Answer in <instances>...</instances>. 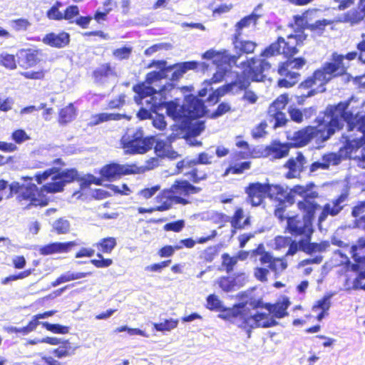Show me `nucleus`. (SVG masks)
Segmentation results:
<instances>
[{
    "label": "nucleus",
    "mask_w": 365,
    "mask_h": 365,
    "mask_svg": "<svg viewBox=\"0 0 365 365\" xmlns=\"http://www.w3.org/2000/svg\"><path fill=\"white\" fill-rule=\"evenodd\" d=\"M307 35L304 32L299 34H290L287 40L279 36L277 40L263 51L262 55L266 57L277 56L283 54L287 60L280 62L277 67V73L280 76L277 80V86L279 88H289L294 86L299 81L301 74L294 71L302 69L306 64V59L302 57L293 58L298 52V47L304 44Z\"/></svg>",
    "instance_id": "obj_1"
},
{
    "label": "nucleus",
    "mask_w": 365,
    "mask_h": 365,
    "mask_svg": "<svg viewBox=\"0 0 365 365\" xmlns=\"http://www.w3.org/2000/svg\"><path fill=\"white\" fill-rule=\"evenodd\" d=\"M52 163L58 165L59 168L53 167L34 175L38 184H41L43 181L52 175L51 182L44 184L40 188L29 182L26 186L24 185V200H26L30 202L29 205L41 207L47 205L48 200L45 193L61 192L67 184L78 179V173L75 168L61 170L60 168L65 165L64 162L61 158L53 160Z\"/></svg>",
    "instance_id": "obj_2"
},
{
    "label": "nucleus",
    "mask_w": 365,
    "mask_h": 365,
    "mask_svg": "<svg viewBox=\"0 0 365 365\" xmlns=\"http://www.w3.org/2000/svg\"><path fill=\"white\" fill-rule=\"evenodd\" d=\"M357 57L362 60V53L358 54L356 51H350L345 55L332 53L329 61L324 63L299 84L298 88L306 91L300 98L304 100L324 92L325 86L331 80L346 74L350 65L345 61H351Z\"/></svg>",
    "instance_id": "obj_3"
},
{
    "label": "nucleus",
    "mask_w": 365,
    "mask_h": 365,
    "mask_svg": "<svg viewBox=\"0 0 365 365\" xmlns=\"http://www.w3.org/2000/svg\"><path fill=\"white\" fill-rule=\"evenodd\" d=\"M346 104L343 103L330 106L327 109L325 115L329 118V120H331L333 118L337 119L340 128L336 130V132L343 128V121L344 120L347 123L349 131L356 130L361 133L362 135L359 138L346 140L343 147L339 150L341 155L350 158L353 153H356L363 145H365V115H354L351 112L346 110Z\"/></svg>",
    "instance_id": "obj_4"
},
{
    "label": "nucleus",
    "mask_w": 365,
    "mask_h": 365,
    "mask_svg": "<svg viewBox=\"0 0 365 365\" xmlns=\"http://www.w3.org/2000/svg\"><path fill=\"white\" fill-rule=\"evenodd\" d=\"M225 311V314L222 315V317L233 320L240 328L247 333L248 337L250 336L252 330L255 328H270L278 324L269 312L252 313L245 303L237 304L232 309H227Z\"/></svg>",
    "instance_id": "obj_5"
},
{
    "label": "nucleus",
    "mask_w": 365,
    "mask_h": 365,
    "mask_svg": "<svg viewBox=\"0 0 365 365\" xmlns=\"http://www.w3.org/2000/svg\"><path fill=\"white\" fill-rule=\"evenodd\" d=\"M316 125H307L295 131L289 138L292 148H300L307 145L312 140L322 143L329 140L336 130L340 128L337 119L326 121L324 118L315 119Z\"/></svg>",
    "instance_id": "obj_6"
},
{
    "label": "nucleus",
    "mask_w": 365,
    "mask_h": 365,
    "mask_svg": "<svg viewBox=\"0 0 365 365\" xmlns=\"http://www.w3.org/2000/svg\"><path fill=\"white\" fill-rule=\"evenodd\" d=\"M154 143L155 137L145 136L140 127L126 128L120 139V148L126 155L145 154L153 148Z\"/></svg>",
    "instance_id": "obj_7"
},
{
    "label": "nucleus",
    "mask_w": 365,
    "mask_h": 365,
    "mask_svg": "<svg viewBox=\"0 0 365 365\" xmlns=\"http://www.w3.org/2000/svg\"><path fill=\"white\" fill-rule=\"evenodd\" d=\"M260 58L252 57L241 63L242 73L250 81L262 82L265 78L264 72L271 68V63L267 61L269 57L259 54Z\"/></svg>",
    "instance_id": "obj_8"
},
{
    "label": "nucleus",
    "mask_w": 365,
    "mask_h": 365,
    "mask_svg": "<svg viewBox=\"0 0 365 365\" xmlns=\"http://www.w3.org/2000/svg\"><path fill=\"white\" fill-rule=\"evenodd\" d=\"M302 185H295L289 189L287 186L280 184L267 183V197L275 202H287L292 205L297 195H302L305 192Z\"/></svg>",
    "instance_id": "obj_9"
},
{
    "label": "nucleus",
    "mask_w": 365,
    "mask_h": 365,
    "mask_svg": "<svg viewBox=\"0 0 365 365\" xmlns=\"http://www.w3.org/2000/svg\"><path fill=\"white\" fill-rule=\"evenodd\" d=\"M256 252L260 255L259 262L262 264H267L269 269L264 267H255L254 269L255 277L260 282H266L267 280V275L269 274V269L274 272L276 274H278L283 272L287 267L286 260L284 258L274 257L272 255L267 251Z\"/></svg>",
    "instance_id": "obj_10"
},
{
    "label": "nucleus",
    "mask_w": 365,
    "mask_h": 365,
    "mask_svg": "<svg viewBox=\"0 0 365 365\" xmlns=\"http://www.w3.org/2000/svg\"><path fill=\"white\" fill-rule=\"evenodd\" d=\"M314 186L313 182L303 185L306 190L302 195H299L302 199L297 202V209L302 213L303 220H307L312 223L315 213L320 207L315 201L319 197V193L317 191H311Z\"/></svg>",
    "instance_id": "obj_11"
},
{
    "label": "nucleus",
    "mask_w": 365,
    "mask_h": 365,
    "mask_svg": "<svg viewBox=\"0 0 365 365\" xmlns=\"http://www.w3.org/2000/svg\"><path fill=\"white\" fill-rule=\"evenodd\" d=\"M174 197L175 205H186L190 203V197L198 194L202 187L190 183L185 179H177L169 187Z\"/></svg>",
    "instance_id": "obj_12"
},
{
    "label": "nucleus",
    "mask_w": 365,
    "mask_h": 365,
    "mask_svg": "<svg viewBox=\"0 0 365 365\" xmlns=\"http://www.w3.org/2000/svg\"><path fill=\"white\" fill-rule=\"evenodd\" d=\"M312 224L307 220H303V217L301 219L298 215L289 216L287 219L284 232L294 238H299V240L308 239L309 235H313L314 232Z\"/></svg>",
    "instance_id": "obj_13"
},
{
    "label": "nucleus",
    "mask_w": 365,
    "mask_h": 365,
    "mask_svg": "<svg viewBox=\"0 0 365 365\" xmlns=\"http://www.w3.org/2000/svg\"><path fill=\"white\" fill-rule=\"evenodd\" d=\"M250 86V81L247 79V76H244L242 73H237L234 81L230 83H226L217 88L208 98V100L212 101L215 98V102L217 103L220 97L224 96L227 93H232L233 95L246 91Z\"/></svg>",
    "instance_id": "obj_14"
},
{
    "label": "nucleus",
    "mask_w": 365,
    "mask_h": 365,
    "mask_svg": "<svg viewBox=\"0 0 365 365\" xmlns=\"http://www.w3.org/2000/svg\"><path fill=\"white\" fill-rule=\"evenodd\" d=\"M190 163L191 160L187 158L178 161L176 164L178 173H182L187 178L186 180L194 185L206 180L209 177V173L200 166L194 165Z\"/></svg>",
    "instance_id": "obj_15"
},
{
    "label": "nucleus",
    "mask_w": 365,
    "mask_h": 365,
    "mask_svg": "<svg viewBox=\"0 0 365 365\" xmlns=\"http://www.w3.org/2000/svg\"><path fill=\"white\" fill-rule=\"evenodd\" d=\"M139 173V168L135 165H120L110 163L103 165L100 171V175L103 180L114 181L123 175Z\"/></svg>",
    "instance_id": "obj_16"
},
{
    "label": "nucleus",
    "mask_w": 365,
    "mask_h": 365,
    "mask_svg": "<svg viewBox=\"0 0 365 365\" xmlns=\"http://www.w3.org/2000/svg\"><path fill=\"white\" fill-rule=\"evenodd\" d=\"M155 207L145 208L140 207L138 208V212L140 214L152 213L155 211L164 212L170 210L175 202L170 188L163 189L155 197Z\"/></svg>",
    "instance_id": "obj_17"
},
{
    "label": "nucleus",
    "mask_w": 365,
    "mask_h": 365,
    "mask_svg": "<svg viewBox=\"0 0 365 365\" xmlns=\"http://www.w3.org/2000/svg\"><path fill=\"white\" fill-rule=\"evenodd\" d=\"M246 200L252 207L259 206L267 197V183L250 182L245 187Z\"/></svg>",
    "instance_id": "obj_18"
},
{
    "label": "nucleus",
    "mask_w": 365,
    "mask_h": 365,
    "mask_svg": "<svg viewBox=\"0 0 365 365\" xmlns=\"http://www.w3.org/2000/svg\"><path fill=\"white\" fill-rule=\"evenodd\" d=\"M288 171L285 174L287 179L299 178L302 173L307 168V160L302 152H297L295 157L289 158L284 164Z\"/></svg>",
    "instance_id": "obj_19"
},
{
    "label": "nucleus",
    "mask_w": 365,
    "mask_h": 365,
    "mask_svg": "<svg viewBox=\"0 0 365 365\" xmlns=\"http://www.w3.org/2000/svg\"><path fill=\"white\" fill-rule=\"evenodd\" d=\"M349 195V189H345L339 195L331 201V203H326L323 206L322 210L319 215V222H324L328 216L334 217L339 214L344 208V205H341V204L348 200Z\"/></svg>",
    "instance_id": "obj_20"
},
{
    "label": "nucleus",
    "mask_w": 365,
    "mask_h": 365,
    "mask_svg": "<svg viewBox=\"0 0 365 365\" xmlns=\"http://www.w3.org/2000/svg\"><path fill=\"white\" fill-rule=\"evenodd\" d=\"M245 158V153L242 151H237L232 153L230 158V165L226 168L224 175H241L246 170L251 168L250 161H243L238 163L239 160Z\"/></svg>",
    "instance_id": "obj_21"
},
{
    "label": "nucleus",
    "mask_w": 365,
    "mask_h": 365,
    "mask_svg": "<svg viewBox=\"0 0 365 365\" xmlns=\"http://www.w3.org/2000/svg\"><path fill=\"white\" fill-rule=\"evenodd\" d=\"M341 155L335 153H327L322 155L320 160L313 162L309 166V174L318 170H328L330 165H337L341 163Z\"/></svg>",
    "instance_id": "obj_22"
},
{
    "label": "nucleus",
    "mask_w": 365,
    "mask_h": 365,
    "mask_svg": "<svg viewBox=\"0 0 365 365\" xmlns=\"http://www.w3.org/2000/svg\"><path fill=\"white\" fill-rule=\"evenodd\" d=\"M42 41L51 47L62 48L69 44L70 34L66 31H61L58 34L51 32L43 36Z\"/></svg>",
    "instance_id": "obj_23"
},
{
    "label": "nucleus",
    "mask_w": 365,
    "mask_h": 365,
    "mask_svg": "<svg viewBox=\"0 0 365 365\" xmlns=\"http://www.w3.org/2000/svg\"><path fill=\"white\" fill-rule=\"evenodd\" d=\"M289 143H280L279 141H273L264 149L265 155L271 159H281L289 155L290 148Z\"/></svg>",
    "instance_id": "obj_24"
},
{
    "label": "nucleus",
    "mask_w": 365,
    "mask_h": 365,
    "mask_svg": "<svg viewBox=\"0 0 365 365\" xmlns=\"http://www.w3.org/2000/svg\"><path fill=\"white\" fill-rule=\"evenodd\" d=\"M75 241L66 242H52L42 246L39 251L43 255H50L56 253H67L76 246Z\"/></svg>",
    "instance_id": "obj_25"
},
{
    "label": "nucleus",
    "mask_w": 365,
    "mask_h": 365,
    "mask_svg": "<svg viewBox=\"0 0 365 365\" xmlns=\"http://www.w3.org/2000/svg\"><path fill=\"white\" fill-rule=\"evenodd\" d=\"M291 302L287 297H283L282 299L274 303H268L267 311L273 316V319H282L288 316L287 309Z\"/></svg>",
    "instance_id": "obj_26"
},
{
    "label": "nucleus",
    "mask_w": 365,
    "mask_h": 365,
    "mask_svg": "<svg viewBox=\"0 0 365 365\" xmlns=\"http://www.w3.org/2000/svg\"><path fill=\"white\" fill-rule=\"evenodd\" d=\"M230 225L234 230H241L251 225V217L245 215L242 207H237L233 215L229 219Z\"/></svg>",
    "instance_id": "obj_27"
},
{
    "label": "nucleus",
    "mask_w": 365,
    "mask_h": 365,
    "mask_svg": "<svg viewBox=\"0 0 365 365\" xmlns=\"http://www.w3.org/2000/svg\"><path fill=\"white\" fill-rule=\"evenodd\" d=\"M186 107L190 117L192 118H201L206 113L204 101L196 96L189 97Z\"/></svg>",
    "instance_id": "obj_28"
},
{
    "label": "nucleus",
    "mask_w": 365,
    "mask_h": 365,
    "mask_svg": "<svg viewBox=\"0 0 365 365\" xmlns=\"http://www.w3.org/2000/svg\"><path fill=\"white\" fill-rule=\"evenodd\" d=\"M365 18V0H359L357 8L346 11L343 16V21L351 25L357 24Z\"/></svg>",
    "instance_id": "obj_29"
},
{
    "label": "nucleus",
    "mask_w": 365,
    "mask_h": 365,
    "mask_svg": "<svg viewBox=\"0 0 365 365\" xmlns=\"http://www.w3.org/2000/svg\"><path fill=\"white\" fill-rule=\"evenodd\" d=\"M312 235H309L308 239L304 238L299 240V248L307 254H312L314 252H322L329 246V243L327 241H323L319 243L311 242Z\"/></svg>",
    "instance_id": "obj_30"
},
{
    "label": "nucleus",
    "mask_w": 365,
    "mask_h": 365,
    "mask_svg": "<svg viewBox=\"0 0 365 365\" xmlns=\"http://www.w3.org/2000/svg\"><path fill=\"white\" fill-rule=\"evenodd\" d=\"M77 108L74 103H70L61 108L58 111V121L60 125H67L76 119Z\"/></svg>",
    "instance_id": "obj_31"
},
{
    "label": "nucleus",
    "mask_w": 365,
    "mask_h": 365,
    "mask_svg": "<svg viewBox=\"0 0 365 365\" xmlns=\"http://www.w3.org/2000/svg\"><path fill=\"white\" fill-rule=\"evenodd\" d=\"M332 21L323 19L317 20L312 24H305L304 29H308L312 33V36H322L326 31L327 26L331 25Z\"/></svg>",
    "instance_id": "obj_32"
},
{
    "label": "nucleus",
    "mask_w": 365,
    "mask_h": 365,
    "mask_svg": "<svg viewBox=\"0 0 365 365\" xmlns=\"http://www.w3.org/2000/svg\"><path fill=\"white\" fill-rule=\"evenodd\" d=\"M115 74V68L110 63H104L101 64L98 68L92 72V77L97 82L108 78Z\"/></svg>",
    "instance_id": "obj_33"
},
{
    "label": "nucleus",
    "mask_w": 365,
    "mask_h": 365,
    "mask_svg": "<svg viewBox=\"0 0 365 365\" xmlns=\"http://www.w3.org/2000/svg\"><path fill=\"white\" fill-rule=\"evenodd\" d=\"M74 352L75 348L72 346L68 339L62 341L60 346L52 351V354L57 359L71 356Z\"/></svg>",
    "instance_id": "obj_34"
},
{
    "label": "nucleus",
    "mask_w": 365,
    "mask_h": 365,
    "mask_svg": "<svg viewBox=\"0 0 365 365\" xmlns=\"http://www.w3.org/2000/svg\"><path fill=\"white\" fill-rule=\"evenodd\" d=\"M124 117V115L120 113H100L94 114L91 116V121L90 125L94 126L101 124L104 122L111 120H120Z\"/></svg>",
    "instance_id": "obj_35"
},
{
    "label": "nucleus",
    "mask_w": 365,
    "mask_h": 365,
    "mask_svg": "<svg viewBox=\"0 0 365 365\" xmlns=\"http://www.w3.org/2000/svg\"><path fill=\"white\" fill-rule=\"evenodd\" d=\"M239 36H234L232 43L235 48L238 49L242 53H252L257 47V43L252 41L239 40Z\"/></svg>",
    "instance_id": "obj_36"
},
{
    "label": "nucleus",
    "mask_w": 365,
    "mask_h": 365,
    "mask_svg": "<svg viewBox=\"0 0 365 365\" xmlns=\"http://www.w3.org/2000/svg\"><path fill=\"white\" fill-rule=\"evenodd\" d=\"M44 56L42 49L29 48L26 50L25 60L29 66H35L38 64Z\"/></svg>",
    "instance_id": "obj_37"
},
{
    "label": "nucleus",
    "mask_w": 365,
    "mask_h": 365,
    "mask_svg": "<svg viewBox=\"0 0 365 365\" xmlns=\"http://www.w3.org/2000/svg\"><path fill=\"white\" fill-rule=\"evenodd\" d=\"M91 274V272H67L61 275H60L58 277H57L55 281L52 282L53 286H57L61 283L79 279L83 277H86L87 276H89Z\"/></svg>",
    "instance_id": "obj_38"
},
{
    "label": "nucleus",
    "mask_w": 365,
    "mask_h": 365,
    "mask_svg": "<svg viewBox=\"0 0 365 365\" xmlns=\"http://www.w3.org/2000/svg\"><path fill=\"white\" fill-rule=\"evenodd\" d=\"M117 245L116 239L108 237L101 239L95 245L101 253L110 254Z\"/></svg>",
    "instance_id": "obj_39"
},
{
    "label": "nucleus",
    "mask_w": 365,
    "mask_h": 365,
    "mask_svg": "<svg viewBox=\"0 0 365 365\" xmlns=\"http://www.w3.org/2000/svg\"><path fill=\"white\" fill-rule=\"evenodd\" d=\"M258 18L259 16L257 14L252 13L241 19L235 25L236 34L235 36H240L242 34L241 31L244 28L250 26L252 23L256 24Z\"/></svg>",
    "instance_id": "obj_40"
},
{
    "label": "nucleus",
    "mask_w": 365,
    "mask_h": 365,
    "mask_svg": "<svg viewBox=\"0 0 365 365\" xmlns=\"http://www.w3.org/2000/svg\"><path fill=\"white\" fill-rule=\"evenodd\" d=\"M317 11V9H309L303 12L301 15H295L293 16L294 22L298 26L304 29V25L309 24L308 21L313 19V16Z\"/></svg>",
    "instance_id": "obj_41"
},
{
    "label": "nucleus",
    "mask_w": 365,
    "mask_h": 365,
    "mask_svg": "<svg viewBox=\"0 0 365 365\" xmlns=\"http://www.w3.org/2000/svg\"><path fill=\"white\" fill-rule=\"evenodd\" d=\"M162 106L166 108V114L173 120H178L180 118V105L178 103L170 101L162 103Z\"/></svg>",
    "instance_id": "obj_42"
},
{
    "label": "nucleus",
    "mask_w": 365,
    "mask_h": 365,
    "mask_svg": "<svg viewBox=\"0 0 365 365\" xmlns=\"http://www.w3.org/2000/svg\"><path fill=\"white\" fill-rule=\"evenodd\" d=\"M219 250L216 246H209L200 254V259L202 262H212L218 255Z\"/></svg>",
    "instance_id": "obj_43"
},
{
    "label": "nucleus",
    "mask_w": 365,
    "mask_h": 365,
    "mask_svg": "<svg viewBox=\"0 0 365 365\" xmlns=\"http://www.w3.org/2000/svg\"><path fill=\"white\" fill-rule=\"evenodd\" d=\"M221 266L227 273H230L234 270L235 266L237 264V258L235 256H230L229 253H223L222 255Z\"/></svg>",
    "instance_id": "obj_44"
},
{
    "label": "nucleus",
    "mask_w": 365,
    "mask_h": 365,
    "mask_svg": "<svg viewBox=\"0 0 365 365\" xmlns=\"http://www.w3.org/2000/svg\"><path fill=\"white\" fill-rule=\"evenodd\" d=\"M63 6L62 2L56 1L52 6L46 11V16L50 20L62 21L63 13L60 11V8Z\"/></svg>",
    "instance_id": "obj_45"
},
{
    "label": "nucleus",
    "mask_w": 365,
    "mask_h": 365,
    "mask_svg": "<svg viewBox=\"0 0 365 365\" xmlns=\"http://www.w3.org/2000/svg\"><path fill=\"white\" fill-rule=\"evenodd\" d=\"M42 327L47 331L53 334H66L69 332L70 328L59 324H51L48 322H41Z\"/></svg>",
    "instance_id": "obj_46"
},
{
    "label": "nucleus",
    "mask_w": 365,
    "mask_h": 365,
    "mask_svg": "<svg viewBox=\"0 0 365 365\" xmlns=\"http://www.w3.org/2000/svg\"><path fill=\"white\" fill-rule=\"evenodd\" d=\"M268 115L272 120H274V127H282L286 125L287 119L283 110H268Z\"/></svg>",
    "instance_id": "obj_47"
},
{
    "label": "nucleus",
    "mask_w": 365,
    "mask_h": 365,
    "mask_svg": "<svg viewBox=\"0 0 365 365\" xmlns=\"http://www.w3.org/2000/svg\"><path fill=\"white\" fill-rule=\"evenodd\" d=\"M178 322L179 321L177 319H169L162 322L155 323L153 327L155 330L159 331H170L176 328L178 325Z\"/></svg>",
    "instance_id": "obj_48"
},
{
    "label": "nucleus",
    "mask_w": 365,
    "mask_h": 365,
    "mask_svg": "<svg viewBox=\"0 0 365 365\" xmlns=\"http://www.w3.org/2000/svg\"><path fill=\"white\" fill-rule=\"evenodd\" d=\"M289 101L287 93L279 95L269 106L268 110H283Z\"/></svg>",
    "instance_id": "obj_49"
},
{
    "label": "nucleus",
    "mask_w": 365,
    "mask_h": 365,
    "mask_svg": "<svg viewBox=\"0 0 365 365\" xmlns=\"http://www.w3.org/2000/svg\"><path fill=\"white\" fill-rule=\"evenodd\" d=\"M79 13V8L77 5H69L63 12V20H66L69 23H73Z\"/></svg>",
    "instance_id": "obj_50"
},
{
    "label": "nucleus",
    "mask_w": 365,
    "mask_h": 365,
    "mask_svg": "<svg viewBox=\"0 0 365 365\" xmlns=\"http://www.w3.org/2000/svg\"><path fill=\"white\" fill-rule=\"evenodd\" d=\"M133 90L138 94L141 99L148 96H151L156 93L155 88L151 86H147L143 83L134 86Z\"/></svg>",
    "instance_id": "obj_51"
},
{
    "label": "nucleus",
    "mask_w": 365,
    "mask_h": 365,
    "mask_svg": "<svg viewBox=\"0 0 365 365\" xmlns=\"http://www.w3.org/2000/svg\"><path fill=\"white\" fill-rule=\"evenodd\" d=\"M240 55L241 54L231 55L226 50L222 51V55L220 57V66L228 65L229 66L232 67V66L237 65Z\"/></svg>",
    "instance_id": "obj_52"
},
{
    "label": "nucleus",
    "mask_w": 365,
    "mask_h": 365,
    "mask_svg": "<svg viewBox=\"0 0 365 365\" xmlns=\"http://www.w3.org/2000/svg\"><path fill=\"white\" fill-rule=\"evenodd\" d=\"M206 308L210 311H219L222 308V302L218 297L214 294H211L207 297Z\"/></svg>",
    "instance_id": "obj_53"
},
{
    "label": "nucleus",
    "mask_w": 365,
    "mask_h": 365,
    "mask_svg": "<svg viewBox=\"0 0 365 365\" xmlns=\"http://www.w3.org/2000/svg\"><path fill=\"white\" fill-rule=\"evenodd\" d=\"M219 287L225 292H231L234 289L236 285L235 281L230 277H221L217 280Z\"/></svg>",
    "instance_id": "obj_54"
},
{
    "label": "nucleus",
    "mask_w": 365,
    "mask_h": 365,
    "mask_svg": "<svg viewBox=\"0 0 365 365\" xmlns=\"http://www.w3.org/2000/svg\"><path fill=\"white\" fill-rule=\"evenodd\" d=\"M285 203L286 202H277L274 209V215L278 219L279 222H282L284 220L287 221V219L289 217L286 215L287 205Z\"/></svg>",
    "instance_id": "obj_55"
},
{
    "label": "nucleus",
    "mask_w": 365,
    "mask_h": 365,
    "mask_svg": "<svg viewBox=\"0 0 365 365\" xmlns=\"http://www.w3.org/2000/svg\"><path fill=\"white\" fill-rule=\"evenodd\" d=\"M212 156L205 152L200 153L195 159H189L191 164L194 165H210L212 164Z\"/></svg>",
    "instance_id": "obj_56"
},
{
    "label": "nucleus",
    "mask_w": 365,
    "mask_h": 365,
    "mask_svg": "<svg viewBox=\"0 0 365 365\" xmlns=\"http://www.w3.org/2000/svg\"><path fill=\"white\" fill-rule=\"evenodd\" d=\"M79 178L77 180H78ZM81 180V186L83 187H86L90 186L91 184H94L96 185H101L103 180L101 176L100 178H96L91 174H88L86 178H80Z\"/></svg>",
    "instance_id": "obj_57"
},
{
    "label": "nucleus",
    "mask_w": 365,
    "mask_h": 365,
    "mask_svg": "<svg viewBox=\"0 0 365 365\" xmlns=\"http://www.w3.org/2000/svg\"><path fill=\"white\" fill-rule=\"evenodd\" d=\"M168 148H171L170 144H168L163 140H159L155 142L154 151L158 158H165L166 155L165 152Z\"/></svg>",
    "instance_id": "obj_58"
},
{
    "label": "nucleus",
    "mask_w": 365,
    "mask_h": 365,
    "mask_svg": "<svg viewBox=\"0 0 365 365\" xmlns=\"http://www.w3.org/2000/svg\"><path fill=\"white\" fill-rule=\"evenodd\" d=\"M97 257L99 259H93L91 262L97 268L108 267L113 264V259L110 258H103L101 252L97 253Z\"/></svg>",
    "instance_id": "obj_59"
},
{
    "label": "nucleus",
    "mask_w": 365,
    "mask_h": 365,
    "mask_svg": "<svg viewBox=\"0 0 365 365\" xmlns=\"http://www.w3.org/2000/svg\"><path fill=\"white\" fill-rule=\"evenodd\" d=\"M185 225L184 220H178L176 221L166 223L163 226V230L165 231H173L175 232H180Z\"/></svg>",
    "instance_id": "obj_60"
},
{
    "label": "nucleus",
    "mask_w": 365,
    "mask_h": 365,
    "mask_svg": "<svg viewBox=\"0 0 365 365\" xmlns=\"http://www.w3.org/2000/svg\"><path fill=\"white\" fill-rule=\"evenodd\" d=\"M70 224L68 220L59 219L54 222L53 230L58 234H64L68 232Z\"/></svg>",
    "instance_id": "obj_61"
},
{
    "label": "nucleus",
    "mask_w": 365,
    "mask_h": 365,
    "mask_svg": "<svg viewBox=\"0 0 365 365\" xmlns=\"http://www.w3.org/2000/svg\"><path fill=\"white\" fill-rule=\"evenodd\" d=\"M0 63L2 66L10 69L16 68L15 57L11 54L6 53L0 55Z\"/></svg>",
    "instance_id": "obj_62"
},
{
    "label": "nucleus",
    "mask_w": 365,
    "mask_h": 365,
    "mask_svg": "<svg viewBox=\"0 0 365 365\" xmlns=\"http://www.w3.org/2000/svg\"><path fill=\"white\" fill-rule=\"evenodd\" d=\"M132 48L130 47L123 46L116 48L113 51V55L119 60L128 59L130 56Z\"/></svg>",
    "instance_id": "obj_63"
},
{
    "label": "nucleus",
    "mask_w": 365,
    "mask_h": 365,
    "mask_svg": "<svg viewBox=\"0 0 365 365\" xmlns=\"http://www.w3.org/2000/svg\"><path fill=\"white\" fill-rule=\"evenodd\" d=\"M353 288L354 289L365 290V269L357 274L353 282Z\"/></svg>",
    "instance_id": "obj_64"
}]
</instances>
